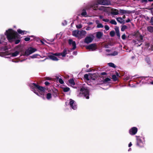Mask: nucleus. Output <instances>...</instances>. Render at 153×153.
<instances>
[{"label": "nucleus", "mask_w": 153, "mask_h": 153, "mask_svg": "<svg viewBox=\"0 0 153 153\" xmlns=\"http://www.w3.org/2000/svg\"><path fill=\"white\" fill-rule=\"evenodd\" d=\"M127 28V27L126 25H123L122 26L121 30L122 31H124L125 29H126Z\"/></svg>", "instance_id": "nucleus-30"}, {"label": "nucleus", "mask_w": 153, "mask_h": 153, "mask_svg": "<svg viewBox=\"0 0 153 153\" xmlns=\"http://www.w3.org/2000/svg\"><path fill=\"white\" fill-rule=\"evenodd\" d=\"M20 42V40L19 39H17L15 40V43L16 44H18Z\"/></svg>", "instance_id": "nucleus-43"}, {"label": "nucleus", "mask_w": 153, "mask_h": 153, "mask_svg": "<svg viewBox=\"0 0 153 153\" xmlns=\"http://www.w3.org/2000/svg\"><path fill=\"white\" fill-rule=\"evenodd\" d=\"M68 43L70 45H72L73 46V48L71 49V50H74L76 48V46L75 41H73L71 39H69L68 40Z\"/></svg>", "instance_id": "nucleus-13"}, {"label": "nucleus", "mask_w": 153, "mask_h": 153, "mask_svg": "<svg viewBox=\"0 0 153 153\" xmlns=\"http://www.w3.org/2000/svg\"><path fill=\"white\" fill-rule=\"evenodd\" d=\"M112 79L114 81H116L117 79V78L116 75H113L112 76Z\"/></svg>", "instance_id": "nucleus-34"}, {"label": "nucleus", "mask_w": 153, "mask_h": 153, "mask_svg": "<svg viewBox=\"0 0 153 153\" xmlns=\"http://www.w3.org/2000/svg\"><path fill=\"white\" fill-rule=\"evenodd\" d=\"M132 145V144L131 142H130L128 144V147H131Z\"/></svg>", "instance_id": "nucleus-56"}, {"label": "nucleus", "mask_w": 153, "mask_h": 153, "mask_svg": "<svg viewBox=\"0 0 153 153\" xmlns=\"http://www.w3.org/2000/svg\"><path fill=\"white\" fill-rule=\"evenodd\" d=\"M108 65L109 66L113 67V68H115L116 67V66L114 63H108Z\"/></svg>", "instance_id": "nucleus-28"}, {"label": "nucleus", "mask_w": 153, "mask_h": 153, "mask_svg": "<svg viewBox=\"0 0 153 153\" xmlns=\"http://www.w3.org/2000/svg\"><path fill=\"white\" fill-rule=\"evenodd\" d=\"M126 38V36L125 34H123L122 36V38L123 39H125Z\"/></svg>", "instance_id": "nucleus-42"}, {"label": "nucleus", "mask_w": 153, "mask_h": 153, "mask_svg": "<svg viewBox=\"0 0 153 153\" xmlns=\"http://www.w3.org/2000/svg\"><path fill=\"white\" fill-rule=\"evenodd\" d=\"M146 61H147V62L148 64H150V60L149 59H146Z\"/></svg>", "instance_id": "nucleus-50"}, {"label": "nucleus", "mask_w": 153, "mask_h": 153, "mask_svg": "<svg viewBox=\"0 0 153 153\" xmlns=\"http://www.w3.org/2000/svg\"><path fill=\"white\" fill-rule=\"evenodd\" d=\"M133 42H134V43H136H136H138V42L136 43V41L135 40H133Z\"/></svg>", "instance_id": "nucleus-57"}, {"label": "nucleus", "mask_w": 153, "mask_h": 153, "mask_svg": "<svg viewBox=\"0 0 153 153\" xmlns=\"http://www.w3.org/2000/svg\"><path fill=\"white\" fill-rule=\"evenodd\" d=\"M45 84L46 85H48L49 84V83L48 82H45Z\"/></svg>", "instance_id": "nucleus-52"}, {"label": "nucleus", "mask_w": 153, "mask_h": 153, "mask_svg": "<svg viewBox=\"0 0 153 153\" xmlns=\"http://www.w3.org/2000/svg\"><path fill=\"white\" fill-rule=\"evenodd\" d=\"M104 27L105 29L107 30H109L110 28L107 25H105Z\"/></svg>", "instance_id": "nucleus-40"}, {"label": "nucleus", "mask_w": 153, "mask_h": 153, "mask_svg": "<svg viewBox=\"0 0 153 153\" xmlns=\"http://www.w3.org/2000/svg\"><path fill=\"white\" fill-rule=\"evenodd\" d=\"M110 34L111 37L114 36L115 35V32L114 31H111L110 32Z\"/></svg>", "instance_id": "nucleus-37"}, {"label": "nucleus", "mask_w": 153, "mask_h": 153, "mask_svg": "<svg viewBox=\"0 0 153 153\" xmlns=\"http://www.w3.org/2000/svg\"><path fill=\"white\" fill-rule=\"evenodd\" d=\"M5 34L10 42L14 41L16 39L19 38V35L17 33L11 29L7 30L5 33Z\"/></svg>", "instance_id": "nucleus-2"}, {"label": "nucleus", "mask_w": 153, "mask_h": 153, "mask_svg": "<svg viewBox=\"0 0 153 153\" xmlns=\"http://www.w3.org/2000/svg\"><path fill=\"white\" fill-rule=\"evenodd\" d=\"M102 21L104 22H108L109 21V20L108 19H103Z\"/></svg>", "instance_id": "nucleus-44"}, {"label": "nucleus", "mask_w": 153, "mask_h": 153, "mask_svg": "<svg viewBox=\"0 0 153 153\" xmlns=\"http://www.w3.org/2000/svg\"><path fill=\"white\" fill-rule=\"evenodd\" d=\"M87 15V13L85 10H84L83 12L81 13V15L83 16H86Z\"/></svg>", "instance_id": "nucleus-32"}, {"label": "nucleus", "mask_w": 153, "mask_h": 153, "mask_svg": "<svg viewBox=\"0 0 153 153\" xmlns=\"http://www.w3.org/2000/svg\"><path fill=\"white\" fill-rule=\"evenodd\" d=\"M88 66H89V65H86V67H87V68H88Z\"/></svg>", "instance_id": "nucleus-62"}, {"label": "nucleus", "mask_w": 153, "mask_h": 153, "mask_svg": "<svg viewBox=\"0 0 153 153\" xmlns=\"http://www.w3.org/2000/svg\"><path fill=\"white\" fill-rule=\"evenodd\" d=\"M111 14L114 15H117L119 14V10L117 9L113 10L111 12Z\"/></svg>", "instance_id": "nucleus-18"}, {"label": "nucleus", "mask_w": 153, "mask_h": 153, "mask_svg": "<svg viewBox=\"0 0 153 153\" xmlns=\"http://www.w3.org/2000/svg\"><path fill=\"white\" fill-rule=\"evenodd\" d=\"M59 82L61 84H63L64 83V82L63 80L61 78H60L59 79Z\"/></svg>", "instance_id": "nucleus-38"}, {"label": "nucleus", "mask_w": 153, "mask_h": 153, "mask_svg": "<svg viewBox=\"0 0 153 153\" xmlns=\"http://www.w3.org/2000/svg\"><path fill=\"white\" fill-rule=\"evenodd\" d=\"M147 30L150 32H153V27L149 26L147 28Z\"/></svg>", "instance_id": "nucleus-25"}, {"label": "nucleus", "mask_w": 153, "mask_h": 153, "mask_svg": "<svg viewBox=\"0 0 153 153\" xmlns=\"http://www.w3.org/2000/svg\"><path fill=\"white\" fill-rule=\"evenodd\" d=\"M58 54V53H55L54 54L51 53L49 55L48 57L49 58L53 61H58L59 59L58 58H62L59 55L56 54Z\"/></svg>", "instance_id": "nucleus-5"}, {"label": "nucleus", "mask_w": 153, "mask_h": 153, "mask_svg": "<svg viewBox=\"0 0 153 153\" xmlns=\"http://www.w3.org/2000/svg\"><path fill=\"white\" fill-rule=\"evenodd\" d=\"M94 39V36L93 35H90L87 36L85 39V42L87 44L89 43L92 42Z\"/></svg>", "instance_id": "nucleus-8"}, {"label": "nucleus", "mask_w": 153, "mask_h": 153, "mask_svg": "<svg viewBox=\"0 0 153 153\" xmlns=\"http://www.w3.org/2000/svg\"><path fill=\"white\" fill-rule=\"evenodd\" d=\"M137 145L139 147H142L143 146L144 141V140H142L141 138L138 137L137 138Z\"/></svg>", "instance_id": "nucleus-9"}, {"label": "nucleus", "mask_w": 153, "mask_h": 153, "mask_svg": "<svg viewBox=\"0 0 153 153\" xmlns=\"http://www.w3.org/2000/svg\"><path fill=\"white\" fill-rule=\"evenodd\" d=\"M69 82L70 85L72 86H74L75 84L74 80L73 79H70L69 81Z\"/></svg>", "instance_id": "nucleus-22"}, {"label": "nucleus", "mask_w": 153, "mask_h": 153, "mask_svg": "<svg viewBox=\"0 0 153 153\" xmlns=\"http://www.w3.org/2000/svg\"><path fill=\"white\" fill-rule=\"evenodd\" d=\"M86 32L85 30H82L79 31V38H82L86 34Z\"/></svg>", "instance_id": "nucleus-15"}, {"label": "nucleus", "mask_w": 153, "mask_h": 153, "mask_svg": "<svg viewBox=\"0 0 153 153\" xmlns=\"http://www.w3.org/2000/svg\"><path fill=\"white\" fill-rule=\"evenodd\" d=\"M123 19H125V16H124H124H123Z\"/></svg>", "instance_id": "nucleus-59"}, {"label": "nucleus", "mask_w": 153, "mask_h": 153, "mask_svg": "<svg viewBox=\"0 0 153 153\" xmlns=\"http://www.w3.org/2000/svg\"><path fill=\"white\" fill-rule=\"evenodd\" d=\"M110 23L111 24H113L114 25H116L117 24L116 21L114 20V19L111 20V21L110 22Z\"/></svg>", "instance_id": "nucleus-31"}, {"label": "nucleus", "mask_w": 153, "mask_h": 153, "mask_svg": "<svg viewBox=\"0 0 153 153\" xmlns=\"http://www.w3.org/2000/svg\"><path fill=\"white\" fill-rule=\"evenodd\" d=\"M63 91L65 92H67L68 91L70 90V88L68 87H64L62 88Z\"/></svg>", "instance_id": "nucleus-26"}, {"label": "nucleus", "mask_w": 153, "mask_h": 153, "mask_svg": "<svg viewBox=\"0 0 153 153\" xmlns=\"http://www.w3.org/2000/svg\"><path fill=\"white\" fill-rule=\"evenodd\" d=\"M116 33H117V36L118 37H120V33L119 30L116 31Z\"/></svg>", "instance_id": "nucleus-41"}, {"label": "nucleus", "mask_w": 153, "mask_h": 153, "mask_svg": "<svg viewBox=\"0 0 153 153\" xmlns=\"http://www.w3.org/2000/svg\"><path fill=\"white\" fill-rule=\"evenodd\" d=\"M82 27V25H81V24H79L78 25H76V27L77 28L80 29V28H81Z\"/></svg>", "instance_id": "nucleus-39"}, {"label": "nucleus", "mask_w": 153, "mask_h": 153, "mask_svg": "<svg viewBox=\"0 0 153 153\" xmlns=\"http://www.w3.org/2000/svg\"><path fill=\"white\" fill-rule=\"evenodd\" d=\"M87 49L91 50V51H94L97 48L96 45L95 44H91L86 46Z\"/></svg>", "instance_id": "nucleus-10"}, {"label": "nucleus", "mask_w": 153, "mask_h": 153, "mask_svg": "<svg viewBox=\"0 0 153 153\" xmlns=\"http://www.w3.org/2000/svg\"><path fill=\"white\" fill-rule=\"evenodd\" d=\"M67 22L66 21H64V22L62 23V24L63 25H65L67 24Z\"/></svg>", "instance_id": "nucleus-49"}, {"label": "nucleus", "mask_w": 153, "mask_h": 153, "mask_svg": "<svg viewBox=\"0 0 153 153\" xmlns=\"http://www.w3.org/2000/svg\"><path fill=\"white\" fill-rule=\"evenodd\" d=\"M152 13H153V11H152Z\"/></svg>", "instance_id": "nucleus-64"}, {"label": "nucleus", "mask_w": 153, "mask_h": 153, "mask_svg": "<svg viewBox=\"0 0 153 153\" xmlns=\"http://www.w3.org/2000/svg\"><path fill=\"white\" fill-rule=\"evenodd\" d=\"M131 150V148H130L128 150V151H129L130 150Z\"/></svg>", "instance_id": "nucleus-63"}, {"label": "nucleus", "mask_w": 153, "mask_h": 153, "mask_svg": "<svg viewBox=\"0 0 153 153\" xmlns=\"http://www.w3.org/2000/svg\"><path fill=\"white\" fill-rule=\"evenodd\" d=\"M129 79V77L128 76H125L124 78V80H127Z\"/></svg>", "instance_id": "nucleus-45"}, {"label": "nucleus", "mask_w": 153, "mask_h": 153, "mask_svg": "<svg viewBox=\"0 0 153 153\" xmlns=\"http://www.w3.org/2000/svg\"><path fill=\"white\" fill-rule=\"evenodd\" d=\"M137 40L139 42H143V37L140 34H138L137 38Z\"/></svg>", "instance_id": "nucleus-16"}, {"label": "nucleus", "mask_w": 153, "mask_h": 153, "mask_svg": "<svg viewBox=\"0 0 153 153\" xmlns=\"http://www.w3.org/2000/svg\"><path fill=\"white\" fill-rule=\"evenodd\" d=\"M91 29V28L89 27H88L85 28V30H89Z\"/></svg>", "instance_id": "nucleus-48"}, {"label": "nucleus", "mask_w": 153, "mask_h": 153, "mask_svg": "<svg viewBox=\"0 0 153 153\" xmlns=\"http://www.w3.org/2000/svg\"><path fill=\"white\" fill-rule=\"evenodd\" d=\"M110 4V2L109 0H98L97 2H94L92 4H88L86 7V9L92 8L94 10H102L104 9V7L101 6L100 7H99V4L103 5H109Z\"/></svg>", "instance_id": "nucleus-1"}, {"label": "nucleus", "mask_w": 153, "mask_h": 153, "mask_svg": "<svg viewBox=\"0 0 153 153\" xmlns=\"http://www.w3.org/2000/svg\"><path fill=\"white\" fill-rule=\"evenodd\" d=\"M130 20L129 19H128L127 20H126V22H130Z\"/></svg>", "instance_id": "nucleus-54"}, {"label": "nucleus", "mask_w": 153, "mask_h": 153, "mask_svg": "<svg viewBox=\"0 0 153 153\" xmlns=\"http://www.w3.org/2000/svg\"><path fill=\"white\" fill-rule=\"evenodd\" d=\"M36 51V49L35 48H30L25 51L24 56H28Z\"/></svg>", "instance_id": "nucleus-6"}, {"label": "nucleus", "mask_w": 153, "mask_h": 153, "mask_svg": "<svg viewBox=\"0 0 153 153\" xmlns=\"http://www.w3.org/2000/svg\"><path fill=\"white\" fill-rule=\"evenodd\" d=\"M151 23L152 25H153V16L152 17L151 19Z\"/></svg>", "instance_id": "nucleus-47"}, {"label": "nucleus", "mask_w": 153, "mask_h": 153, "mask_svg": "<svg viewBox=\"0 0 153 153\" xmlns=\"http://www.w3.org/2000/svg\"><path fill=\"white\" fill-rule=\"evenodd\" d=\"M95 22L97 25L100 23L99 21L98 20H96Z\"/></svg>", "instance_id": "nucleus-51"}, {"label": "nucleus", "mask_w": 153, "mask_h": 153, "mask_svg": "<svg viewBox=\"0 0 153 153\" xmlns=\"http://www.w3.org/2000/svg\"><path fill=\"white\" fill-rule=\"evenodd\" d=\"M51 97V93H48L47 94L46 98L47 99L49 100Z\"/></svg>", "instance_id": "nucleus-29"}, {"label": "nucleus", "mask_w": 153, "mask_h": 153, "mask_svg": "<svg viewBox=\"0 0 153 153\" xmlns=\"http://www.w3.org/2000/svg\"><path fill=\"white\" fill-rule=\"evenodd\" d=\"M70 51L69 50L65 49H64L62 52L61 53H58V54H57L59 55L62 58L61 59H62V58L65 57L67 53H68Z\"/></svg>", "instance_id": "nucleus-7"}, {"label": "nucleus", "mask_w": 153, "mask_h": 153, "mask_svg": "<svg viewBox=\"0 0 153 153\" xmlns=\"http://www.w3.org/2000/svg\"><path fill=\"white\" fill-rule=\"evenodd\" d=\"M19 53V52L16 51L14 53H12V56L13 57L16 56H17Z\"/></svg>", "instance_id": "nucleus-24"}, {"label": "nucleus", "mask_w": 153, "mask_h": 153, "mask_svg": "<svg viewBox=\"0 0 153 153\" xmlns=\"http://www.w3.org/2000/svg\"><path fill=\"white\" fill-rule=\"evenodd\" d=\"M77 54V52L76 51H74L73 52V54L74 55H76Z\"/></svg>", "instance_id": "nucleus-55"}, {"label": "nucleus", "mask_w": 153, "mask_h": 153, "mask_svg": "<svg viewBox=\"0 0 153 153\" xmlns=\"http://www.w3.org/2000/svg\"><path fill=\"white\" fill-rule=\"evenodd\" d=\"M127 13V11L126 10L120 9L119 10V13L123 14L126 13Z\"/></svg>", "instance_id": "nucleus-23"}, {"label": "nucleus", "mask_w": 153, "mask_h": 153, "mask_svg": "<svg viewBox=\"0 0 153 153\" xmlns=\"http://www.w3.org/2000/svg\"><path fill=\"white\" fill-rule=\"evenodd\" d=\"M105 74V72H103L102 73V74L103 75Z\"/></svg>", "instance_id": "nucleus-60"}, {"label": "nucleus", "mask_w": 153, "mask_h": 153, "mask_svg": "<svg viewBox=\"0 0 153 153\" xmlns=\"http://www.w3.org/2000/svg\"><path fill=\"white\" fill-rule=\"evenodd\" d=\"M81 92L84 96L86 97L87 99L89 98V91L88 88L86 87H83L81 88Z\"/></svg>", "instance_id": "nucleus-4"}, {"label": "nucleus", "mask_w": 153, "mask_h": 153, "mask_svg": "<svg viewBox=\"0 0 153 153\" xmlns=\"http://www.w3.org/2000/svg\"><path fill=\"white\" fill-rule=\"evenodd\" d=\"M99 17L100 19H103V16H102L100 15L99 16Z\"/></svg>", "instance_id": "nucleus-53"}, {"label": "nucleus", "mask_w": 153, "mask_h": 153, "mask_svg": "<svg viewBox=\"0 0 153 153\" xmlns=\"http://www.w3.org/2000/svg\"><path fill=\"white\" fill-rule=\"evenodd\" d=\"M118 54V52L117 51H114L113 53L110 54L109 55L111 56H114Z\"/></svg>", "instance_id": "nucleus-33"}, {"label": "nucleus", "mask_w": 153, "mask_h": 153, "mask_svg": "<svg viewBox=\"0 0 153 153\" xmlns=\"http://www.w3.org/2000/svg\"><path fill=\"white\" fill-rule=\"evenodd\" d=\"M31 58H39L41 57V56L38 54H34L30 56Z\"/></svg>", "instance_id": "nucleus-21"}, {"label": "nucleus", "mask_w": 153, "mask_h": 153, "mask_svg": "<svg viewBox=\"0 0 153 153\" xmlns=\"http://www.w3.org/2000/svg\"><path fill=\"white\" fill-rule=\"evenodd\" d=\"M102 33L100 32H98L97 33L96 37L97 38L100 39L102 36Z\"/></svg>", "instance_id": "nucleus-20"}, {"label": "nucleus", "mask_w": 153, "mask_h": 153, "mask_svg": "<svg viewBox=\"0 0 153 153\" xmlns=\"http://www.w3.org/2000/svg\"><path fill=\"white\" fill-rule=\"evenodd\" d=\"M110 78H107L104 80V82L105 83H106L107 82L110 81Z\"/></svg>", "instance_id": "nucleus-36"}, {"label": "nucleus", "mask_w": 153, "mask_h": 153, "mask_svg": "<svg viewBox=\"0 0 153 153\" xmlns=\"http://www.w3.org/2000/svg\"><path fill=\"white\" fill-rule=\"evenodd\" d=\"M148 1H153V0H148Z\"/></svg>", "instance_id": "nucleus-58"}, {"label": "nucleus", "mask_w": 153, "mask_h": 153, "mask_svg": "<svg viewBox=\"0 0 153 153\" xmlns=\"http://www.w3.org/2000/svg\"><path fill=\"white\" fill-rule=\"evenodd\" d=\"M93 74H85L84 76V77L85 79L86 80L88 81L91 79L92 80H94L95 78L93 77L92 76H93Z\"/></svg>", "instance_id": "nucleus-14"}, {"label": "nucleus", "mask_w": 153, "mask_h": 153, "mask_svg": "<svg viewBox=\"0 0 153 153\" xmlns=\"http://www.w3.org/2000/svg\"><path fill=\"white\" fill-rule=\"evenodd\" d=\"M97 27L98 28H102L103 27V26L101 23H100L97 25Z\"/></svg>", "instance_id": "nucleus-35"}, {"label": "nucleus", "mask_w": 153, "mask_h": 153, "mask_svg": "<svg viewBox=\"0 0 153 153\" xmlns=\"http://www.w3.org/2000/svg\"><path fill=\"white\" fill-rule=\"evenodd\" d=\"M137 130L136 127H133L129 130V133L131 135H134L137 133Z\"/></svg>", "instance_id": "nucleus-11"}, {"label": "nucleus", "mask_w": 153, "mask_h": 153, "mask_svg": "<svg viewBox=\"0 0 153 153\" xmlns=\"http://www.w3.org/2000/svg\"><path fill=\"white\" fill-rule=\"evenodd\" d=\"M117 21L120 23H122L123 22V19L121 17H118L117 18Z\"/></svg>", "instance_id": "nucleus-27"}, {"label": "nucleus", "mask_w": 153, "mask_h": 153, "mask_svg": "<svg viewBox=\"0 0 153 153\" xmlns=\"http://www.w3.org/2000/svg\"><path fill=\"white\" fill-rule=\"evenodd\" d=\"M151 83L152 84H153V82H151Z\"/></svg>", "instance_id": "nucleus-61"}, {"label": "nucleus", "mask_w": 153, "mask_h": 153, "mask_svg": "<svg viewBox=\"0 0 153 153\" xmlns=\"http://www.w3.org/2000/svg\"><path fill=\"white\" fill-rule=\"evenodd\" d=\"M17 32L19 33L20 34L22 35L26 34V33L27 32L25 30H22L20 29H18Z\"/></svg>", "instance_id": "nucleus-19"}, {"label": "nucleus", "mask_w": 153, "mask_h": 153, "mask_svg": "<svg viewBox=\"0 0 153 153\" xmlns=\"http://www.w3.org/2000/svg\"><path fill=\"white\" fill-rule=\"evenodd\" d=\"M30 87L32 89V91H34L37 95H39L38 94L35 92L34 89H37L38 92L41 95H44L45 88L43 87L40 86L34 83L32 84Z\"/></svg>", "instance_id": "nucleus-3"}, {"label": "nucleus", "mask_w": 153, "mask_h": 153, "mask_svg": "<svg viewBox=\"0 0 153 153\" xmlns=\"http://www.w3.org/2000/svg\"><path fill=\"white\" fill-rule=\"evenodd\" d=\"M79 31L78 30H74L72 32L73 35L76 37L79 38Z\"/></svg>", "instance_id": "nucleus-17"}, {"label": "nucleus", "mask_w": 153, "mask_h": 153, "mask_svg": "<svg viewBox=\"0 0 153 153\" xmlns=\"http://www.w3.org/2000/svg\"><path fill=\"white\" fill-rule=\"evenodd\" d=\"M70 105L72 108L75 110L77 108L76 105L75 101L71 99L69 100Z\"/></svg>", "instance_id": "nucleus-12"}, {"label": "nucleus", "mask_w": 153, "mask_h": 153, "mask_svg": "<svg viewBox=\"0 0 153 153\" xmlns=\"http://www.w3.org/2000/svg\"><path fill=\"white\" fill-rule=\"evenodd\" d=\"M30 40V38L29 37H26L25 38V40L26 41H29Z\"/></svg>", "instance_id": "nucleus-46"}]
</instances>
